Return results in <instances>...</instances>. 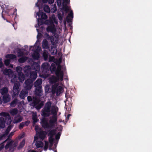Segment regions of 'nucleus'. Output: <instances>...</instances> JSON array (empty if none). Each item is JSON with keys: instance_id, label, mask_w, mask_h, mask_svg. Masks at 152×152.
Here are the masks:
<instances>
[{"instance_id": "obj_51", "label": "nucleus", "mask_w": 152, "mask_h": 152, "mask_svg": "<svg viewBox=\"0 0 152 152\" xmlns=\"http://www.w3.org/2000/svg\"><path fill=\"white\" fill-rule=\"evenodd\" d=\"M37 113L36 112H33L32 114V117H37Z\"/></svg>"}, {"instance_id": "obj_42", "label": "nucleus", "mask_w": 152, "mask_h": 152, "mask_svg": "<svg viewBox=\"0 0 152 152\" xmlns=\"http://www.w3.org/2000/svg\"><path fill=\"white\" fill-rule=\"evenodd\" d=\"M25 126V123L23 122L20 124L19 126V128L21 129Z\"/></svg>"}, {"instance_id": "obj_35", "label": "nucleus", "mask_w": 152, "mask_h": 152, "mask_svg": "<svg viewBox=\"0 0 152 152\" xmlns=\"http://www.w3.org/2000/svg\"><path fill=\"white\" fill-rule=\"evenodd\" d=\"M25 143V140H23L22 142L20 143L19 146L18 147L19 149H21L24 146Z\"/></svg>"}, {"instance_id": "obj_37", "label": "nucleus", "mask_w": 152, "mask_h": 152, "mask_svg": "<svg viewBox=\"0 0 152 152\" xmlns=\"http://www.w3.org/2000/svg\"><path fill=\"white\" fill-rule=\"evenodd\" d=\"M45 93L47 94L49 92L50 87L49 85H46L45 88Z\"/></svg>"}, {"instance_id": "obj_9", "label": "nucleus", "mask_w": 152, "mask_h": 152, "mask_svg": "<svg viewBox=\"0 0 152 152\" xmlns=\"http://www.w3.org/2000/svg\"><path fill=\"white\" fill-rule=\"evenodd\" d=\"M56 134V131L54 130H51L49 131L48 135L49 136V138L50 143L49 149L51 150V148L52 147L54 140V136Z\"/></svg>"}, {"instance_id": "obj_32", "label": "nucleus", "mask_w": 152, "mask_h": 152, "mask_svg": "<svg viewBox=\"0 0 152 152\" xmlns=\"http://www.w3.org/2000/svg\"><path fill=\"white\" fill-rule=\"evenodd\" d=\"M6 57L10 59H13L16 58V56L15 55L8 54L6 56Z\"/></svg>"}, {"instance_id": "obj_5", "label": "nucleus", "mask_w": 152, "mask_h": 152, "mask_svg": "<svg viewBox=\"0 0 152 152\" xmlns=\"http://www.w3.org/2000/svg\"><path fill=\"white\" fill-rule=\"evenodd\" d=\"M47 31L48 32H51L55 34L58 35L60 34L61 32L62 31L59 27L56 26V28L54 25L48 26L47 28Z\"/></svg>"}, {"instance_id": "obj_4", "label": "nucleus", "mask_w": 152, "mask_h": 152, "mask_svg": "<svg viewBox=\"0 0 152 152\" xmlns=\"http://www.w3.org/2000/svg\"><path fill=\"white\" fill-rule=\"evenodd\" d=\"M0 116L3 117L0 118V128H4L5 126V122L7 124H10L12 122L10 116L8 113L2 112L0 113Z\"/></svg>"}, {"instance_id": "obj_30", "label": "nucleus", "mask_w": 152, "mask_h": 152, "mask_svg": "<svg viewBox=\"0 0 152 152\" xmlns=\"http://www.w3.org/2000/svg\"><path fill=\"white\" fill-rule=\"evenodd\" d=\"M35 145L37 148L42 147L43 144L42 142L40 141H37L35 143Z\"/></svg>"}, {"instance_id": "obj_46", "label": "nucleus", "mask_w": 152, "mask_h": 152, "mask_svg": "<svg viewBox=\"0 0 152 152\" xmlns=\"http://www.w3.org/2000/svg\"><path fill=\"white\" fill-rule=\"evenodd\" d=\"M51 69L53 71L55 70L56 69V67L54 64H52L51 66Z\"/></svg>"}, {"instance_id": "obj_48", "label": "nucleus", "mask_w": 152, "mask_h": 152, "mask_svg": "<svg viewBox=\"0 0 152 152\" xmlns=\"http://www.w3.org/2000/svg\"><path fill=\"white\" fill-rule=\"evenodd\" d=\"M3 65V63L1 61V58H0V68H1Z\"/></svg>"}, {"instance_id": "obj_14", "label": "nucleus", "mask_w": 152, "mask_h": 152, "mask_svg": "<svg viewBox=\"0 0 152 152\" xmlns=\"http://www.w3.org/2000/svg\"><path fill=\"white\" fill-rule=\"evenodd\" d=\"M43 105V103L40 102V100L37 99H36L31 104V105L35 106L36 108L38 110L40 109Z\"/></svg>"}, {"instance_id": "obj_49", "label": "nucleus", "mask_w": 152, "mask_h": 152, "mask_svg": "<svg viewBox=\"0 0 152 152\" xmlns=\"http://www.w3.org/2000/svg\"><path fill=\"white\" fill-rule=\"evenodd\" d=\"M4 147V145H3V143H2L1 144V145H0V150H1V149H2Z\"/></svg>"}, {"instance_id": "obj_1", "label": "nucleus", "mask_w": 152, "mask_h": 152, "mask_svg": "<svg viewBox=\"0 0 152 152\" xmlns=\"http://www.w3.org/2000/svg\"><path fill=\"white\" fill-rule=\"evenodd\" d=\"M52 102L49 100L45 103L44 108L41 112L42 116L44 117H48L52 115L53 116L49 118V122L48 119L43 118L41 120V124L42 127L45 129H50L54 127L57 123L56 117L58 110V108L56 106L52 105Z\"/></svg>"}, {"instance_id": "obj_57", "label": "nucleus", "mask_w": 152, "mask_h": 152, "mask_svg": "<svg viewBox=\"0 0 152 152\" xmlns=\"http://www.w3.org/2000/svg\"><path fill=\"white\" fill-rule=\"evenodd\" d=\"M1 103H2V100H1V97H0V104H1Z\"/></svg>"}, {"instance_id": "obj_40", "label": "nucleus", "mask_w": 152, "mask_h": 152, "mask_svg": "<svg viewBox=\"0 0 152 152\" xmlns=\"http://www.w3.org/2000/svg\"><path fill=\"white\" fill-rule=\"evenodd\" d=\"M14 132H12L10 133L9 135L7 136V139L6 140L4 141V142H5L6 140H7L9 139L10 138L12 137V135L14 134Z\"/></svg>"}, {"instance_id": "obj_62", "label": "nucleus", "mask_w": 152, "mask_h": 152, "mask_svg": "<svg viewBox=\"0 0 152 152\" xmlns=\"http://www.w3.org/2000/svg\"><path fill=\"white\" fill-rule=\"evenodd\" d=\"M54 152H57V151L56 150V151H55Z\"/></svg>"}, {"instance_id": "obj_25", "label": "nucleus", "mask_w": 152, "mask_h": 152, "mask_svg": "<svg viewBox=\"0 0 152 152\" xmlns=\"http://www.w3.org/2000/svg\"><path fill=\"white\" fill-rule=\"evenodd\" d=\"M9 112L11 115H14L17 114L18 110L16 108H14L11 109Z\"/></svg>"}, {"instance_id": "obj_33", "label": "nucleus", "mask_w": 152, "mask_h": 152, "mask_svg": "<svg viewBox=\"0 0 152 152\" xmlns=\"http://www.w3.org/2000/svg\"><path fill=\"white\" fill-rule=\"evenodd\" d=\"M50 19L51 21L53 23H54L56 24L58 22L57 19L54 15H52Z\"/></svg>"}, {"instance_id": "obj_27", "label": "nucleus", "mask_w": 152, "mask_h": 152, "mask_svg": "<svg viewBox=\"0 0 152 152\" xmlns=\"http://www.w3.org/2000/svg\"><path fill=\"white\" fill-rule=\"evenodd\" d=\"M50 67V65L48 63H45L42 64V68L44 70L49 69Z\"/></svg>"}, {"instance_id": "obj_52", "label": "nucleus", "mask_w": 152, "mask_h": 152, "mask_svg": "<svg viewBox=\"0 0 152 152\" xmlns=\"http://www.w3.org/2000/svg\"><path fill=\"white\" fill-rule=\"evenodd\" d=\"M27 99L28 101H31L32 100V98L31 96H28L27 97Z\"/></svg>"}, {"instance_id": "obj_18", "label": "nucleus", "mask_w": 152, "mask_h": 152, "mask_svg": "<svg viewBox=\"0 0 152 152\" xmlns=\"http://www.w3.org/2000/svg\"><path fill=\"white\" fill-rule=\"evenodd\" d=\"M23 119V117L20 115H18L15 116L14 118L13 123L17 124L21 122Z\"/></svg>"}, {"instance_id": "obj_31", "label": "nucleus", "mask_w": 152, "mask_h": 152, "mask_svg": "<svg viewBox=\"0 0 152 152\" xmlns=\"http://www.w3.org/2000/svg\"><path fill=\"white\" fill-rule=\"evenodd\" d=\"M18 100L17 99H15L10 104V106L12 107H15L16 105Z\"/></svg>"}, {"instance_id": "obj_20", "label": "nucleus", "mask_w": 152, "mask_h": 152, "mask_svg": "<svg viewBox=\"0 0 152 152\" xmlns=\"http://www.w3.org/2000/svg\"><path fill=\"white\" fill-rule=\"evenodd\" d=\"M70 0H57V3L58 6H60L61 4L64 5L65 4H67L70 2Z\"/></svg>"}, {"instance_id": "obj_61", "label": "nucleus", "mask_w": 152, "mask_h": 152, "mask_svg": "<svg viewBox=\"0 0 152 152\" xmlns=\"http://www.w3.org/2000/svg\"><path fill=\"white\" fill-rule=\"evenodd\" d=\"M69 115H68L67 117H68V118H69Z\"/></svg>"}, {"instance_id": "obj_56", "label": "nucleus", "mask_w": 152, "mask_h": 152, "mask_svg": "<svg viewBox=\"0 0 152 152\" xmlns=\"http://www.w3.org/2000/svg\"><path fill=\"white\" fill-rule=\"evenodd\" d=\"M28 152H36V151H34L33 150H30L28 151Z\"/></svg>"}, {"instance_id": "obj_12", "label": "nucleus", "mask_w": 152, "mask_h": 152, "mask_svg": "<svg viewBox=\"0 0 152 152\" xmlns=\"http://www.w3.org/2000/svg\"><path fill=\"white\" fill-rule=\"evenodd\" d=\"M16 71L18 73V79L19 81L22 82L24 80V76L23 74L21 72L22 70V68L20 66H18L16 68Z\"/></svg>"}, {"instance_id": "obj_36", "label": "nucleus", "mask_w": 152, "mask_h": 152, "mask_svg": "<svg viewBox=\"0 0 152 152\" xmlns=\"http://www.w3.org/2000/svg\"><path fill=\"white\" fill-rule=\"evenodd\" d=\"M43 56L45 60H46L47 59L48 56V52L45 51H44L43 54Z\"/></svg>"}, {"instance_id": "obj_23", "label": "nucleus", "mask_w": 152, "mask_h": 152, "mask_svg": "<svg viewBox=\"0 0 152 152\" xmlns=\"http://www.w3.org/2000/svg\"><path fill=\"white\" fill-rule=\"evenodd\" d=\"M8 92V89L6 87H4L0 90V93L2 95H4L7 94Z\"/></svg>"}, {"instance_id": "obj_47", "label": "nucleus", "mask_w": 152, "mask_h": 152, "mask_svg": "<svg viewBox=\"0 0 152 152\" xmlns=\"http://www.w3.org/2000/svg\"><path fill=\"white\" fill-rule=\"evenodd\" d=\"M49 76V75L48 74L47 75H42L40 76L42 77H43L44 78H46L47 77H48Z\"/></svg>"}, {"instance_id": "obj_28", "label": "nucleus", "mask_w": 152, "mask_h": 152, "mask_svg": "<svg viewBox=\"0 0 152 152\" xmlns=\"http://www.w3.org/2000/svg\"><path fill=\"white\" fill-rule=\"evenodd\" d=\"M73 13L72 11H71L69 14L67 16L66 18V20L67 22H69L70 21L71 18H73Z\"/></svg>"}, {"instance_id": "obj_24", "label": "nucleus", "mask_w": 152, "mask_h": 152, "mask_svg": "<svg viewBox=\"0 0 152 152\" xmlns=\"http://www.w3.org/2000/svg\"><path fill=\"white\" fill-rule=\"evenodd\" d=\"M42 83V80L40 79H38L34 83V86L36 88L40 86H41Z\"/></svg>"}, {"instance_id": "obj_29", "label": "nucleus", "mask_w": 152, "mask_h": 152, "mask_svg": "<svg viewBox=\"0 0 152 152\" xmlns=\"http://www.w3.org/2000/svg\"><path fill=\"white\" fill-rule=\"evenodd\" d=\"M50 52L52 54H56L57 52L56 47H51Z\"/></svg>"}, {"instance_id": "obj_43", "label": "nucleus", "mask_w": 152, "mask_h": 152, "mask_svg": "<svg viewBox=\"0 0 152 152\" xmlns=\"http://www.w3.org/2000/svg\"><path fill=\"white\" fill-rule=\"evenodd\" d=\"M10 63V60L8 59L4 61L5 64L6 66H8L9 65Z\"/></svg>"}, {"instance_id": "obj_44", "label": "nucleus", "mask_w": 152, "mask_h": 152, "mask_svg": "<svg viewBox=\"0 0 152 152\" xmlns=\"http://www.w3.org/2000/svg\"><path fill=\"white\" fill-rule=\"evenodd\" d=\"M61 135V133L59 132H58L57 134L56 135L55 138L56 139H59L60 137V136Z\"/></svg>"}, {"instance_id": "obj_60", "label": "nucleus", "mask_w": 152, "mask_h": 152, "mask_svg": "<svg viewBox=\"0 0 152 152\" xmlns=\"http://www.w3.org/2000/svg\"><path fill=\"white\" fill-rule=\"evenodd\" d=\"M48 21L47 20L46 21H45V23L47 24V22Z\"/></svg>"}, {"instance_id": "obj_41", "label": "nucleus", "mask_w": 152, "mask_h": 152, "mask_svg": "<svg viewBox=\"0 0 152 152\" xmlns=\"http://www.w3.org/2000/svg\"><path fill=\"white\" fill-rule=\"evenodd\" d=\"M35 129L37 133L39 132L40 131H42L38 126H35Z\"/></svg>"}, {"instance_id": "obj_6", "label": "nucleus", "mask_w": 152, "mask_h": 152, "mask_svg": "<svg viewBox=\"0 0 152 152\" xmlns=\"http://www.w3.org/2000/svg\"><path fill=\"white\" fill-rule=\"evenodd\" d=\"M60 34H54V36H50L48 34H46V38L48 39H50L52 44L55 45L58 43L59 36Z\"/></svg>"}, {"instance_id": "obj_50", "label": "nucleus", "mask_w": 152, "mask_h": 152, "mask_svg": "<svg viewBox=\"0 0 152 152\" xmlns=\"http://www.w3.org/2000/svg\"><path fill=\"white\" fill-rule=\"evenodd\" d=\"M24 122L25 123V124L26 126H28L30 123V122L28 121H27Z\"/></svg>"}, {"instance_id": "obj_54", "label": "nucleus", "mask_w": 152, "mask_h": 152, "mask_svg": "<svg viewBox=\"0 0 152 152\" xmlns=\"http://www.w3.org/2000/svg\"><path fill=\"white\" fill-rule=\"evenodd\" d=\"M49 0H43V2L44 3H46L47 2L49 3Z\"/></svg>"}, {"instance_id": "obj_34", "label": "nucleus", "mask_w": 152, "mask_h": 152, "mask_svg": "<svg viewBox=\"0 0 152 152\" xmlns=\"http://www.w3.org/2000/svg\"><path fill=\"white\" fill-rule=\"evenodd\" d=\"M44 10L46 12L49 13L50 12V10L49 7L47 5H45L44 7Z\"/></svg>"}, {"instance_id": "obj_17", "label": "nucleus", "mask_w": 152, "mask_h": 152, "mask_svg": "<svg viewBox=\"0 0 152 152\" xmlns=\"http://www.w3.org/2000/svg\"><path fill=\"white\" fill-rule=\"evenodd\" d=\"M13 125L12 124L8 126L3 135L2 136H1L0 135V140L2 139L3 138L6 137L8 135V133H9L10 130L13 128Z\"/></svg>"}, {"instance_id": "obj_13", "label": "nucleus", "mask_w": 152, "mask_h": 152, "mask_svg": "<svg viewBox=\"0 0 152 152\" xmlns=\"http://www.w3.org/2000/svg\"><path fill=\"white\" fill-rule=\"evenodd\" d=\"M24 51L21 50L20 49L18 50V56H23L22 58H20L18 60V61L19 62L23 63L25 62V61L27 60V58L26 57H24L25 55L23 53Z\"/></svg>"}, {"instance_id": "obj_2", "label": "nucleus", "mask_w": 152, "mask_h": 152, "mask_svg": "<svg viewBox=\"0 0 152 152\" xmlns=\"http://www.w3.org/2000/svg\"><path fill=\"white\" fill-rule=\"evenodd\" d=\"M56 74L57 77L52 76L49 78V82L52 85L51 91L53 94L55 93L58 96L62 93L63 91L64 87V84L62 83L58 84L56 83L58 80L62 81L63 79L64 72L61 70V67L60 65L58 66L56 71Z\"/></svg>"}, {"instance_id": "obj_10", "label": "nucleus", "mask_w": 152, "mask_h": 152, "mask_svg": "<svg viewBox=\"0 0 152 152\" xmlns=\"http://www.w3.org/2000/svg\"><path fill=\"white\" fill-rule=\"evenodd\" d=\"M17 143L15 142L12 140H9L7 141V144L5 147L6 150L9 148V150L11 151V150L13 149L17 145Z\"/></svg>"}, {"instance_id": "obj_15", "label": "nucleus", "mask_w": 152, "mask_h": 152, "mask_svg": "<svg viewBox=\"0 0 152 152\" xmlns=\"http://www.w3.org/2000/svg\"><path fill=\"white\" fill-rule=\"evenodd\" d=\"M46 132L40 131L39 132L37 133V135L34 137V140L35 141L38 139L37 137L43 140L46 137Z\"/></svg>"}, {"instance_id": "obj_26", "label": "nucleus", "mask_w": 152, "mask_h": 152, "mask_svg": "<svg viewBox=\"0 0 152 152\" xmlns=\"http://www.w3.org/2000/svg\"><path fill=\"white\" fill-rule=\"evenodd\" d=\"M31 69L29 66H26L24 68V71L26 74L27 75L31 72Z\"/></svg>"}, {"instance_id": "obj_16", "label": "nucleus", "mask_w": 152, "mask_h": 152, "mask_svg": "<svg viewBox=\"0 0 152 152\" xmlns=\"http://www.w3.org/2000/svg\"><path fill=\"white\" fill-rule=\"evenodd\" d=\"M41 13V12L39 11V12H37L36 13V15H37L39 18H37V20L38 21V23L39 25L42 24H43V23H40V22L41 21V20L39 18V13ZM41 17L42 19H45L47 18V16L46 15V14L45 13H43V12H41Z\"/></svg>"}, {"instance_id": "obj_3", "label": "nucleus", "mask_w": 152, "mask_h": 152, "mask_svg": "<svg viewBox=\"0 0 152 152\" xmlns=\"http://www.w3.org/2000/svg\"><path fill=\"white\" fill-rule=\"evenodd\" d=\"M40 64L39 63H34L31 66L32 70L35 72L33 71L31 73L30 75V79L26 80L24 84V86L25 89L23 90L21 92L19 96L20 98L24 99L27 95L28 93L27 90L30 89L32 86L33 81L37 77V72H39L40 70Z\"/></svg>"}, {"instance_id": "obj_38", "label": "nucleus", "mask_w": 152, "mask_h": 152, "mask_svg": "<svg viewBox=\"0 0 152 152\" xmlns=\"http://www.w3.org/2000/svg\"><path fill=\"white\" fill-rule=\"evenodd\" d=\"M45 145H44V150L45 151H46L48 147L49 143L48 141H45Z\"/></svg>"}, {"instance_id": "obj_19", "label": "nucleus", "mask_w": 152, "mask_h": 152, "mask_svg": "<svg viewBox=\"0 0 152 152\" xmlns=\"http://www.w3.org/2000/svg\"><path fill=\"white\" fill-rule=\"evenodd\" d=\"M43 91L42 87L40 86L36 88L35 90V94L37 96H41L42 95Z\"/></svg>"}, {"instance_id": "obj_59", "label": "nucleus", "mask_w": 152, "mask_h": 152, "mask_svg": "<svg viewBox=\"0 0 152 152\" xmlns=\"http://www.w3.org/2000/svg\"><path fill=\"white\" fill-rule=\"evenodd\" d=\"M10 67H13V65H10Z\"/></svg>"}, {"instance_id": "obj_8", "label": "nucleus", "mask_w": 152, "mask_h": 152, "mask_svg": "<svg viewBox=\"0 0 152 152\" xmlns=\"http://www.w3.org/2000/svg\"><path fill=\"white\" fill-rule=\"evenodd\" d=\"M3 73L5 75H8L9 77H11V81L12 83L15 82L16 80V76L15 75H14L13 72L10 69H5L3 71Z\"/></svg>"}, {"instance_id": "obj_39", "label": "nucleus", "mask_w": 152, "mask_h": 152, "mask_svg": "<svg viewBox=\"0 0 152 152\" xmlns=\"http://www.w3.org/2000/svg\"><path fill=\"white\" fill-rule=\"evenodd\" d=\"M57 10L56 7V5H54L53 6L52 9H51V12L53 13L55 12Z\"/></svg>"}, {"instance_id": "obj_45", "label": "nucleus", "mask_w": 152, "mask_h": 152, "mask_svg": "<svg viewBox=\"0 0 152 152\" xmlns=\"http://www.w3.org/2000/svg\"><path fill=\"white\" fill-rule=\"evenodd\" d=\"M32 119L33 120V123L34 124L37 122L39 120L37 119V117H32Z\"/></svg>"}, {"instance_id": "obj_55", "label": "nucleus", "mask_w": 152, "mask_h": 152, "mask_svg": "<svg viewBox=\"0 0 152 152\" xmlns=\"http://www.w3.org/2000/svg\"><path fill=\"white\" fill-rule=\"evenodd\" d=\"M58 18H59V19L60 20H61L62 19V18L61 16H60L59 15H58Z\"/></svg>"}, {"instance_id": "obj_58", "label": "nucleus", "mask_w": 152, "mask_h": 152, "mask_svg": "<svg viewBox=\"0 0 152 152\" xmlns=\"http://www.w3.org/2000/svg\"><path fill=\"white\" fill-rule=\"evenodd\" d=\"M38 2H37V3H36V4H35V5H36V6H37V7H39V6H38V5H37V4H38Z\"/></svg>"}, {"instance_id": "obj_21", "label": "nucleus", "mask_w": 152, "mask_h": 152, "mask_svg": "<svg viewBox=\"0 0 152 152\" xmlns=\"http://www.w3.org/2000/svg\"><path fill=\"white\" fill-rule=\"evenodd\" d=\"M10 96L8 94L4 95L3 96V100L4 103L9 102L10 101Z\"/></svg>"}, {"instance_id": "obj_64", "label": "nucleus", "mask_w": 152, "mask_h": 152, "mask_svg": "<svg viewBox=\"0 0 152 152\" xmlns=\"http://www.w3.org/2000/svg\"><path fill=\"white\" fill-rule=\"evenodd\" d=\"M13 150H12V151H13Z\"/></svg>"}, {"instance_id": "obj_63", "label": "nucleus", "mask_w": 152, "mask_h": 152, "mask_svg": "<svg viewBox=\"0 0 152 152\" xmlns=\"http://www.w3.org/2000/svg\"><path fill=\"white\" fill-rule=\"evenodd\" d=\"M37 31L38 32V29H37Z\"/></svg>"}, {"instance_id": "obj_11", "label": "nucleus", "mask_w": 152, "mask_h": 152, "mask_svg": "<svg viewBox=\"0 0 152 152\" xmlns=\"http://www.w3.org/2000/svg\"><path fill=\"white\" fill-rule=\"evenodd\" d=\"M20 84L19 82L15 83L12 90L13 93V95L12 96L13 98L15 96H17L20 90Z\"/></svg>"}, {"instance_id": "obj_53", "label": "nucleus", "mask_w": 152, "mask_h": 152, "mask_svg": "<svg viewBox=\"0 0 152 152\" xmlns=\"http://www.w3.org/2000/svg\"><path fill=\"white\" fill-rule=\"evenodd\" d=\"M54 0H49V4H51L54 2Z\"/></svg>"}, {"instance_id": "obj_22", "label": "nucleus", "mask_w": 152, "mask_h": 152, "mask_svg": "<svg viewBox=\"0 0 152 152\" xmlns=\"http://www.w3.org/2000/svg\"><path fill=\"white\" fill-rule=\"evenodd\" d=\"M42 47L44 49H48L49 47L48 42L46 39L43 40L42 43Z\"/></svg>"}, {"instance_id": "obj_7", "label": "nucleus", "mask_w": 152, "mask_h": 152, "mask_svg": "<svg viewBox=\"0 0 152 152\" xmlns=\"http://www.w3.org/2000/svg\"><path fill=\"white\" fill-rule=\"evenodd\" d=\"M31 48H32L35 50L32 55V57L34 59H37L39 57L40 55L39 53L41 50V48L38 46L34 45L33 46H31Z\"/></svg>"}]
</instances>
